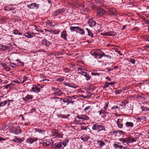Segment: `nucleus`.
<instances>
[{
	"label": "nucleus",
	"instance_id": "57",
	"mask_svg": "<svg viewBox=\"0 0 149 149\" xmlns=\"http://www.w3.org/2000/svg\"><path fill=\"white\" fill-rule=\"evenodd\" d=\"M130 86H125L123 88V89L124 90H127L129 89H130Z\"/></svg>",
	"mask_w": 149,
	"mask_h": 149
},
{
	"label": "nucleus",
	"instance_id": "33",
	"mask_svg": "<svg viewBox=\"0 0 149 149\" xmlns=\"http://www.w3.org/2000/svg\"><path fill=\"white\" fill-rule=\"evenodd\" d=\"M22 79H23V81H21V83H21L22 84L24 82L26 81H27L28 80H29V77H27L25 76H24L23 77Z\"/></svg>",
	"mask_w": 149,
	"mask_h": 149
},
{
	"label": "nucleus",
	"instance_id": "48",
	"mask_svg": "<svg viewBox=\"0 0 149 149\" xmlns=\"http://www.w3.org/2000/svg\"><path fill=\"white\" fill-rule=\"evenodd\" d=\"M122 92V90H116L115 91V94L117 95L119 94Z\"/></svg>",
	"mask_w": 149,
	"mask_h": 149
},
{
	"label": "nucleus",
	"instance_id": "34",
	"mask_svg": "<svg viewBox=\"0 0 149 149\" xmlns=\"http://www.w3.org/2000/svg\"><path fill=\"white\" fill-rule=\"evenodd\" d=\"M77 33H79L81 35H83L84 34L85 32L83 29H81L79 27V29L78 31L77 32Z\"/></svg>",
	"mask_w": 149,
	"mask_h": 149
},
{
	"label": "nucleus",
	"instance_id": "62",
	"mask_svg": "<svg viewBox=\"0 0 149 149\" xmlns=\"http://www.w3.org/2000/svg\"><path fill=\"white\" fill-rule=\"evenodd\" d=\"M106 103V105L105 106H104V109L105 110H106L107 109V108L108 107V104L109 103V102H107Z\"/></svg>",
	"mask_w": 149,
	"mask_h": 149
},
{
	"label": "nucleus",
	"instance_id": "36",
	"mask_svg": "<svg viewBox=\"0 0 149 149\" xmlns=\"http://www.w3.org/2000/svg\"><path fill=\"white\" fill-rule=\"evenodd\" d=\"M129 103L128 101L127 100H123L121 101V103L123 104V105H120L121 106H124L125 107V105Z\"/></svg>",
	"mask_w": 149,
	"mask_h": 149
},
{
	"label": "nucleus",
	"instance_id": "13",
	"mask_svg": "<svg viewBox=\"0 0 149 149\" xmlns=\"http://www.w3.org/2000/svg\"><path fill=\"white\" fill-rule=\"evenodd\" d=\"M88 23L89 25L91 27L94 26L96 24L95 21L92 19H89L88 22Z\"/></svg>",
	"mask_w": 149,
	"mask_h": 149
},
{
	"label": "nucleus",
	"instance_id": "60",
	"mask_svg": "<svg viewBox=\"0 0 149 149\" xmlns=\"http://www.w3.org/2000/svg\"><path fill=\"white\" fill-rule=\"evenodd\" d=\"M13 82L14 83H17L18 84H22L21 83H22L21 81H19L18 80H14L13 81Z\"/></svg>",
	"mask_w": 149,
	"mask_h": 149
},
{
	"label": "nucleus",
	"instance_id": "64",
	"mask_svg": "<svg viewBox=\"0 0 149 149\" xmlns=\"http://www.w3.org/2000/svg\"><path fill=\"white\" fill-rule=\"evenodd\" d=\"M70 65H71V66H70V67H72L73 69L75 68L76 66L74 65L72 63H71Z\"/></svg>",
	"mask_w": 149,
	"mask_h": 149
},
{
	"label": "nucleus",
	"instance_id": "59",
	"mask_svg": "<svg viewBox=\"0 0 149 149\" xmlns=\"http://www.w3.org/2000/svg\"><path fill=\"white\" fill-rule=\"evenodd\" d=\"M106 69L108 70V71L107 72H109L110 71H111L113 70V68H109L107 67L106 68Z\"/></svg>",
	"mask_w": 149,
	"mask_h": 149
},
{
	"label": "nucleus",
	"instance_id": "22",
	"mask_svg": "<svg viewBox=\"0 0 149 149\" xmlns=\"http://www.w3.org/2000/svg\"><path fill=\"white\" fill-rule=\"evenodd\" d=\"M146 118L144 116H141L137 118V120L140 122H144L146 121Z\"/></svg>",
	"mask_w": 149,
	"mask_h": 149
},
{
	"label": "nucleus",
	"instance_id": "3",
	"mask_svg": "<svg viewBox=\"0 0 149 149\" xmlns=\"http://www.w3.org/2000/svg\"><path fill=\"white\" fill-rule=\"evenodd\" d=\"M74 96L73 95L72 96H68L67 98L63 99L60 98V101L62 100V102L64 103H67V105H68L70 103L73 104L74 102L72 100V98H75Z\"/></svg>",
	"mask_w": 149,
	"mask_h": 149
},
{
	"label": "nucleus",
	"instance_id": "54",
	"mask_svg": "<svg viewBox=\"0 0 149 149\" xmlns=\"http://www.w3.org/2000/svg\"><path fill=\"white\" fill-rule=\"evenodd\" d=\"M129 61L132 64H134L135 63V61L134 59H130Z\"/></svg>",
	"mask_w": 149,
	"mask_h": 149
},
{
	"label": "nucleus",
	"instance_id": "18",
	"mask_svg": "<svg viewBox=\"0 0 149 149\" xmlns=\"http://www.w3.org/2000/svg\"><path fill=\"white\" fill-rule=\"evenodd\" d=\"M38 140V138H35L34 139L29 138L26 140V142L27 143L31 144L35 141H36Z\"/></svg>",
	"mask_w": 149,
	"mask_h": 149
},
{
	"label": "nucleus",
	"instance_id": "15",
	"mask_svg": "<svg viewBox=\"0 0 149 149\" xmlns=\"http://www.w3.org/2000/svg\"><path fill=\"white\" fill-rule=\"evenodd\" d=\"M67 33L66 31L64 30L61 32V37L65 40H66L67 39Z\"/></svg>",
	"mask_w": 149,
	"mask_h": 149
},
{
	"label": "nucleus",
	"instance_id": "50",
	"mask_svg": "<svg viewBox=\"0 0 149 149\" xmlns=\"http://www.w3.org/2000/svg\"><path fill=\"white\" fill-rule=\"evenodd\" d=\"M63 70L65 73H67L69 72L70 69L68 68H65L63 69Z\"/></svg>",
	"mask_w": 149,
	"mask_h": 149
},
{
	"label": "nucleus",
	"instance_id": "51",
	"mask_svg": "<svg viewBox=\"0 0 149 149\" xmlns=\"http://www.w3.org/2000/svg\"><path fill=\"white\" fill-rule=\"evenodd\" d=\"M23 140H22L21 139L17 138L16 139V142L17 143H21L22 141H23Z\"/></svg>",
	"mask_w": 149,
	"mask_h": 149
},
{
	"label": "nucleus",
	"instance_id": "14",
	"mask_svg": "<svg viewBox=\"0 0 149 149\" xmlns=\"http://www.w3.org/2000/svg\"><path fill=\"white\" fill-rule=\"evenodd\" d=\"M27 6L28 8L31 9H33L35 8L37 9L39 7L38 5L35 3H32L30 5H28Z\"/></svg>",
	"mask_w": 149,
	"mask_h": 149
},
{
	"label": "nucleus",
	"instance_id": "27",
	"mask_svg": "<svg viewBox=\"0 0 149 149\" xmlns=\"http://www.w3.org/2000/svg\"><path fill=\"white\" fill-rule=\"evenodd\" d=\"M81 138L84 141H86L89 138L87 135H84L81 137Z\"/></svg>",
	"mask_w": 149,
	"mask_h": 149
},
{
	"label": "nucleus",
	"instance_id": "20",
	"mask_svg": "<svg viewBox=\"0 0 149 149\" xmlns=\"http://www.w3.org/2000/svg\"><path fill=\"white\" fill-rule=\"evenodd\" d=\"M88 4L90 5V6L92 10H93L94 9H95L96 7L97 6L95 3L92 2L91 1H89L87 2Z\"/></svg>",
	"mask_w": 149,
	"mask_h": 149
},
{
	"label": "nucleus",
	"instance_id": "4",
	"mask_svg": "<svg viewBox=\"0 0 149 149\" xmlns=\"http://www.w3.org/2000/svg\"><path fill=\"white\" fill-rule=\"evenodd\" d=\"M43 87V86L40 84L33 85L31 88V91L35 93H38L40 92V89Z\"/></svg>",
	"mask_w": 149,
	"mask_h": 149
},
{
	"label": "nucleus",
	"instance_id": "39",
	"mask_svg": "<svg viewBox=\"0 0 149 149\" xmlns=\"http://www.w3.org/2000/svg\"><path fill=\"white\" fill-rule=\"evenodd\" d=\"M35 132H38L39 133H40L41 134H42L44 132V131L43 130H41L40 129H35Z\"/></svg>",
	"mask_w": 149,
	"mask_h": 149
},
{
	"label": "nucleus",
	"instance_id": "21",
	"mask_svg": "<svg viewBox=\"0 0 149 149\" xmlns=\"http://www.w3.org/2000/svg\"><path fill=\"white\" fill-rule=\"evenodd\" d=\"M42 44L47 46H49L51 45V43L47 40L44 39L42 40Z\"/></svg>",
	"mask_w": 149,
	"mask_h": 149
},
{
	"label": "nucleus",
	"instance_id": "32",
	"mask_svg": "<svg viewBox=\"0 0 149 149\" xmlns=\"http://www.w3.org/2000/svg\"><path fill=\"white\" fill-rule=\"evenodd\" d=\"M13 33L15 35H22V33H21L19 32V31L17 29H15L13 31Z\"/></svg>",
	"mask_w": 149,
	"mask_h": 149
},
{
	"label": "nucleus",
	"instance_id": "41",
	"mask_svg": "<svg viewBox=\"0 0 149 149\" xmlns=\"http://www.w3.org/2000/svg\"><path fill=\"white\" fill-rule=\"evenodd\" d=\"M60 31L59 30H54L52 31L53 33L54 34H58L59 33Z\"/></svg>",
	"mask_w": 149,
	"mask_h": 149
},
{
	"label": "nucleus",
	"instance_id": "31",
	"mask_svg": "<svg viewBox=\"0 0 149 149\" xmlns=\"http://www.w3.org/2000/svg\"><path fill=\"white\" fill-rule=\"evenodd\" d=\"M95 1L97 4H98L102 6L103 4V0H95Z\"/></svg>",
	"mask_w": 149,
	"mask_h": 149
},
{
	"label": "nucleus",
	"instance_id": "44",
	"mask_svg": "<svg viewBox=\"0 0 149 149\" xmlns=\"http://www.w3.org/2000/svg\"><path fill=\"white\" fill-rule=\"evenodd\" d=\"M95 89V88L93 85H91L90 86L88 90L89 91H92Z\"/></svg>",
	"mask_w": 149,
	"mask_h": 149
},
{
	"label": "nucleus",
	"instance_id": "26",
	"mask_svg": "<svg viewBox=\"0 0 149 149\" xmlns=\"http://www.w3.org/2000/svg\"><path fill=\"white\" fill-rule=\"evenodd\" d=\"M33 97V96L32 95L28 94L25 97L23 100L26 102L28 100L32 99Z\"/></svg>",
	"mask_w": 149,
	"mask_h": 149
},
{
	"label": "nucleus",
	"instance_id": "55",
	"mask_svg": "<svg viewBox=\"0 0 149 149\" xmlns=\"http://www.w3.org/2000/svg\"><path fill=\"white\" fill-rule=\"evenodd\" d=\"M91 74L93 76H99L100 75V73H98L97 72H92Z\"/></svg>",
	"mask_w": 149,
	"mask_h": 149
},
{
	"label": "nucleus",
	"instance_id": "11",
	"mask_svg": "<svg viewBox=\"0 0 149 149\" xmlns=\"http://www.w3.org/2000/svg\"><path fill=\"white\" fill-rule=\"evenodd\" d=\"M35 34V33L32 32L31 33L29 32H27L25 34H24L23 35L25 37L28 38H32L34 36V35Z\"/></svg>",
	"mask_w": 149,
	"mask_h": 149
},
{
	"label": "nucleus",
	"instance_id": "47",
	"mask_svg": "<svg viewBox=\"0 0 149 149\" xmlns=\"http://www.w3.org/2000/svg\"><path fill=\"white\" fill-rule=\"evenodd\" d=\"M18 65H17L16 64L14 63H10V66L13 68H16Z\"/></svg>",
	"mask_w": 149,
	"mask_h": 149
},
{
	"label": "nucleus",
	"instance_id": "46",
	"mask_svg": "<svg viewBox=\"0 0 149 149\" xmlns=\"http://www.w3.org/2000/svg\"><path fill=\"white\" fill-rule=\"evenodd\" d=\"M109 83L108 82H106L104 85V86L103 87V89H105L109 87Z\"/></svg>",
	"mask_w": 149,
	"mask_h": 149
},
{
	"label": "nucleus",
	"instance_id": "42",
	"mask_svg": "<svg viewBox=\"0 0 149 149\" xmlns=\"http://www.w3.org/2000/svg\"><path fill=\"white\" fill-rule=\"evenodd\" d=\"M143 38L146 41L149 42V36L146 35L143 36Z\"/></svg>",
	"mask_w": 149,
	"mask_h": 149
},
{
	"label": "nucleus",
	"instance_id": "28",
	"mask_svg": "<svg viewBox=\"0 0 149 149\" xmlns=\"http://www.w3.org/2000/svg\"><path fill=\"white\" fill-rule=\"evenodd\" d=\"M91 106H88L85 108L84 111L85 112L89 113L92 109H91Z\"/></svg>",
	"mask_w": 149,
	"mask_h": 149
},
{
	"label": "nucleus",
	"instance_id": "12",
	"mask_svg": "<svg viewBox=\"0 0 149 149\" xmlns=\"http://www.w3.org/2000/svg\"><path fill=\"white\" fill-rule=\"evenodd\" d=\"M123 121L122 119H118L117 121L116 124L117 125V126L120 129H122L123 127Z\"/></svg>",
	"mask_w": 149,
	"mask_h": 149
},
{
	"label": "nucleus",
	"instance_id": "5",
	"mask_svg": "<svg viewBox=\"0 0 149 149\" xmlns=\"http://www.w3.org/2000/svg\"><path fill=\"white\" fill-rule=\"evenodd\" d=\"M108 9V14L111 16L112 15L115 16L116 15V9L114 8H109Z\"/></svg>",
	"mask_w": 149,
	"mask_h": 149
},
{
	"label": "nucleus",
	"instance_id": "17",
	"mask_svg": "<svg viewBox=\"0 0 149 149\" xmlns=\"http://www.w3.org/2000/svg\"><path fill=\"white\" fill-rule=\"evenodd\" d=\"M54 142L53 141L52 142V145L53 146L52 147L54 148H61L62 147V143H55L54 144H53Z\"/></svg>",
	"mask_w": 149,
	"mask_h": 149
},
{
	"label": "nucleus",
	"instance_id": "49",
	"mask_svg": "<svg viewBox=\"0 0 149 149\" xmlns=\"http://www.w3.org/2000/svg\"><path fill=\"white\" fill-rule=\"evenodd\" d=\"M141 108L143 111H145V110H149V108H148L146 107H141Z\"/></svg>",
	"mask_w": 149,
	"mask_h": 149
},
{
	"label": "nucleus",
	"instance_id": "2",
	"mask_svg": "<svg viewBox=\"0 0 149 149\" xmlns=\"http://www.w3.org/2000/svg\"><path fill=\"white\" fill-rule=\"evenodd\" d=\"M95 8V9H94L93 10L96 11L97 16L98 17H102L105 14V10L97 6H96Z\"/></svg>",
	"mask_w": 149,
	"mask_h": 149
},
{
	"label": "nucleus",
	"instance_id": "43",
	"mask_svg": "<svg viewBox=\"0 0 149 149\" xmlns=\"http://www.w3.org/2000/svg\"><path fill=\"white\" fill-rule=\"evenodd\" d=\"M82 119L83 120H88L89 118L88 116L84 115H82Z\"/></svg>",
	"mask_w": 149,
	"mask_h": 149
},
{
	"label": "nucleus",
	"instance_id": "35",
	"mask_svg": "<svg viewBox=\"0 0 149 149\" xmlns=\"http://www.w3.org/2000/svg\"><path fill=\"white\" fill-rule=\"evenodd\" d=\"M85 6L84 5L83 7L82 8V9L81 10V11L85 12V13H88L89 11V10L88 8L85 7Z\"/></svg>",
	"mask_w": 149,
	"mask_h": 149
},
{
	"label": "nucleus",
	"instance_id": "6",
	"mask_svg": "<svg viewBox=\"0 0 149 149\" xmlns=\"http://www.w3.org/2000/svg\"><path fill=\"white\" fill-rule=\"evenodd\" d=\"M52 89L55 91V94L56 95L61 96L63 93L62 91L58 88L54 87H52Z\"/></svg>",
	"mask_w": 149,
	"mask_h": 149
},
{
	"label": "nucleus",
	"instance_id": "1",
	"mask_svg": "<svg viewBox=\"0 0 149 149\" xmlns=\"http://www.w3.org/2000/svg\"><path fill=\"white\" fill-rule=\"evenodd\" d=\"M92 129L98 132L102 131H105L106 130L105 127L102 124L96 123L94 124L92 127Z\"/></svg>",
	"mask_w": 149,
	"mask_h": 149
},
{
	"label": "nucleus",
	"instance_id": "53",
	"mask_svg": "<svg viewBox=\"0 0 149 149\" xmlns=\"http://www.w3.org/2000/svg\"><path fill=\"white\" fill-rule=\"evenodd\" d=\"M101 35L103 36H112V34H108V33H101Z\"/></svg>",
	"mask_w": 149,
	"mask_h": 149
},
{
	"label": "nucleus",
	"instance_id": "9",
	"mask_svg": "<svg viewBox=\"0 0 149 149\" xmlns=\"http://www.w3.org/2000/svg\"><path fill=\"white\" fill-rule=\"evenodd\" d=\"M118 140L122 142V143L124 144V145H128L129 143H128V139H127V137L124 138H119Z\"/></svg>",
	"mask_w": 149,
	"mask_h": 149
},
{
	"label": "nucleus",
	"instance_id": "24",
	"mask_svg": "<svg viewBox=\"0 0 149 149\" xmlns=\"http://www.w3.org/2000/svg\"><path fill=\"white\" fill-rule=\"evenodd\" d=\"M8 47L0 44V51H5L9 49Z\"/></svg>",
	"mask_w": 149,
	"mask_h": 149
},
{
	"label": "nucleus",
	"instance_id": "8",
	"mask_svg": "<svg viewBox=\"0 0 149 149\" xmlns=\"http://www.w3.org/2000/svg\"><path fill=\"white\" fill-rule=\"evenodd\" d=\"M96 54L97 58H101L104 55V53L101 50L97 49Z\"/></svg>",
	"mask_w": 149,
	"mask_h": 149
},
{
	"label": "nucleus",
	"instance_id": "19",
	"mask_svg": "<svg viewBox=\"0 0 149 149\" xmlns=\"http://www.w3.org/2000/svg\"><path fill=\"white\" fill-rule=\"evenodd\" d=\"M82 75L85 77L87 81L89 80L91 78V76L86 72H82Z\"/></svg>",
	"mask_w": 149,
	"mask_h": 149
},
{
	"label": "nucleus",
	"instance_id": "56",
	"mask_svg": "<svg viewBox=\"0 0 149 149\" xmlns=\"http://www.w3.org/2000/svg\"><path fill=\"white\" fill-rule=\"evenodd\" d=\"M7 104V102L5 101L1 103V107L5 106Z\"/></svg>",
	"mask_w": 149,
	"mask_h": 149
},
{
	"label": "nucleus",
	"instance_id": "7",
	"mask_svg": "<svg viewBox=\"0 0 149 149\" xmlns=\"http://www.w3.org/2000/svg\"><path fill=\"white\" fill-rule=\"evenodd\" d=\"M53 141L51 139L50 140H45L41 144H42L44 147H47L49 146L52 143Z\"/></svg>",
	"mask_w": 149,
	"mask_h": 149
},
{
	"label": "nucleus",
	"instance_id": "10",
	"mask_svg": "<svg viewBox=\"0 0 149 149\" xmlns=\"http://www.w3.org/2000/svg\"><path fill=\"white\" fill-rule=\"evenodd\" d=\"M107 141L106 140H104L103 141L100 140H97V143L100 147H102L105 145V143L104 141L106 142Z\"/></svg>",
	"mask_w": 149,
	"mask_h": 149
},
{
	"label": "nucleus",
	"instance_id": "52",
	"mask_svg": "<svg viewBox=\"0 0 149 149\" xmlns=\"http://www.w3.org/2000/svg\"><path fill=\"white\" fill-rule=\"evenodd\" d=\"M64 80V77H62L61 78H58L57 79V81H62Z\"/></svg>",
	"mask_w": 149,
	"mask_h": 149
},
{
	"label": "nucleus",
	"instance_id": "23",
	"mask_svg": "<svg viewBox=\"0 0 149 149\" xmlns=\"http://www.w3.org/2000/svg\"><path fill=\"white\" fill-rule=\"evenodd\" d=\"M125 127H132L134 126V124L131 122H127L125 124Z\"/></svg>",
	"mask_w": 149,
	"mask_h": 149
},
{
	"label": "nucleus",
	"instance_id": "38",
	"mask_svg": "<svg viewBox=\"0 0 149 149\" xmlns=\"http://www.w3.org/2000/svg\"><path fill=\"white\" fill-rule=\"evenodd\" d=\"M96 51H95V50H92L91 52V54H92V55H94L95 56V58H97V54H96Z\"/></svg>",
	"mask_w": 149,
	"mask_h": 149
},
{
	"label": "nucleus",
	"instance_id": "29",
	"mask_svg": "<svg viewBox=\"0 0 149 149\" xmlns=\"http://www.w3.org/2000/svg\"><path fill=\"white\" fill-rule=\"evenodd\" d=\"M46 23L47 25L51 26L52 27H54L55 26V24L53 25L52 21L50 20H47L46 21Z\"/></svg>",
	"mask_w": 149,
	"mask_h": 149
},
{
	"label": "nucleus",
	"instance_id": "58",
	"mask_svg": "<svg viewBox=\"0 0 149 149\" xmlns=\"http://www.w3.org/2000/svg\"><path fill=\"white\" fill-rule=\"evenodd\" d=\"M63 134H61L60 133H58L56 135V136L58 138H61L63 136Z\"/></svg>",
	"mask_w": 149,
	"mask_h": 149
},
{
	"label": "nucleus",
	"instance_id": "30",
	"mask_svg": "<svg viewBox=\"0 0 149 149\" xmlns=\"http://www.w3.org/2000/svg\"><path fill=\"white\" fill-rule=\"evenodd\" d=\"M144 95L141 94H137L136 96V98L139 100H144L145 98L143 96Z\"/></svg>",
	"mask_w": 149,
	"mask_h": 149
},
{
	"label": "nucleus",
	"instance_id": "25",
	"mask_svg": "<svg viewBox=\"0 0 149 149\" xmlns=\"http://www.w3.org/2000/svg\"><path fill=\"white\" fill-rule=\"evenodd\" d=\"M127 138L128 141V143H132L136 141L135 139L132 136H129L127 137Z\"/></svg>",
	"mask_w": 149,
	"mask_h": 149
},
{
	"label": "nucleus",
	"instance_id": "37",
	"mask_svg": "<svg viewBox=\"0 0 149 149\" xmlns=\"http://www.w3.org/2000/svg\"><path fill=\"white\" fill-rule=\"evenodd\" d=\"M86 30H87L88 32V36L92 37L93 35L91 31L88 28H86Z\"/></svg>",
	"mask_w": 149,
	"mask_h": 149
},
{
	"label": "nucleus",
	"instance_id": "63",
	"mask_svg": "<svg viewBox=\"0 0 149 149\" xmlns=\"http://www.w3.org/2000/svg\"><path fill=\"white\" fill-rule=\"evenodd\" d=\"M19 127H18L17 129H16V132H18L19 133H21L22 132V131L20 130L19 129H17L18 128H19Z\"/></svg>",
	"mask_w": 149,
	"mask_h": 149
},
{
	"label": "nucleus",
	"instance_id": "40",
	"mask_svg": "<svg viewBox=\"0 0 149 149\" xmlns=\"http://www.w3.org/2000/svg\"><path fill=\"white\" fill-rule=\"evenodd\" d=\"M13 83H11L8 84L7 85L4 86V88L6 89H8V88H11V86L13 85Z\"/></svg>",
	"mask_w": 149,
	"mask_h": 149
},
{
	"label": "nucleus",
	"instance_id": "45",
	"mask_svg": "<svg viewBox=\"0 0 149 149\" xmlns=\"http://www.w3.org/2000/svg\"><path fill=\"white\" fill-rule=\"evenodd\" d=\"M76 27L77 26H70V30L72 32L75 31Z\"/></svg>",
	"mask_w": 149,
	"mask_h": 149
},
{
	"label": "nucleus",
	"instance_id": "61",
	"mask_svg": "<svg viewBox=\"0 0 149 149\" xmlns=\"http://www.w3.org/2000/svg\"><path fill=\"white\" fill-rule=\"evenodd\" d=\"M16 61H18L19 63H20L21 65L23 67L24 66V63L23 62L19 61V59L16 60Z\"/></svg>",
	"mask_w": 149,
	"mask_h": 149
},
{
	"label": "nucleus",
	"instance_id": "16",
	"mask_svg": "<svg viewBox=\"0 0 149 149\" xmlns=\"http://www.w3.org/2000/svg\"><path fill=\"white\" fill-rule=\"evenodd\" d=\"M64 10L63 9H59L58 10L54 12L53 13V15L54 16H56L57 15L61 13H63L64 12Z\"/></svg>",
	"mask_w": 149,
	"mask_h": 149
}]
</instances>
